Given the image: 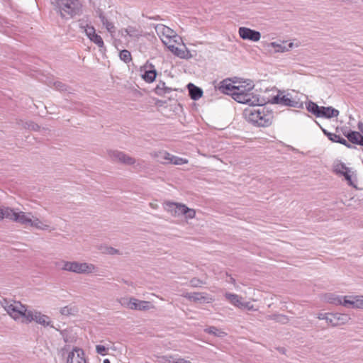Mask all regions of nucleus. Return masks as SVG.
Here are the masks:
<instances>
[{"mask_svg":"<svg viewBox=\"0 0 363 363\" xmlns=\"http://www.w3.org/2000/svg\"><path fill=\"white\" fill-rule=\"evenodd\" d=\"M1 306L15 320H18L20 318L26 320L28 311L20 302L4 298L1 301Z\"/></svg>","mask_w":363,"mask_h":363,"instance_id":"nucleus-5","label":"nucleus"},{"mask_svg":"<svg viewBox=\"0 0 363 363\" xmlns=\"http://www.w3.org/2000/svg\"><path fill=\"white\" fill-rule=\"evenodd\" d=\"M120 303L122 306L131 310L145 311L155 308L151 302L139 300L133 297L123 298L120 301Z\"/></svg>","mask_w":363,"mask_h":363,"instance_id":"nucleus-9","label":"nucleus"},{"mask_svg":"<svg viewBox=\"0 0 363 363\" xmlns=\"http://www.w3.org/2000/svg\"><path fill=\"white\" fill-rule=\"evenodd\" d=\"M189 96L193 100L199 99L203 95V91L201 88L195 86L194 84L189 83L187 85Z\"/></svg>","mask_w":363,"mask_h":363,"instance_id":"nucleus-25","label":"nucleus"},{"mask_svg":"<svg viewBox=\"0 0 363 363\" xmlns=\"http://www.w3.org/2000/svg\"><path fill=\"white\" fill-rule=\"evenodd\" d=\"M182 296L187 298L190 301L199 303H210L214 301L213 296L203 292L185 293L182 295Z\"/></svg>","mask_w":363,"mask_h":363,"instance_id":"nucleus-12","label":"nucleus"},{"mask_svg":"<svg viewBox=\"0 0 363 363\" xmlns=\"http://www.w3.org/2000/svg\"><path fill=\"white\" fill-rule=\"evenodd\" d=\"M104 363H111L108 359L104 360Z\"/></svg>","mask_w":363,"mask_h":363,"instance_id":"nucleus-58","label":"nucleus"},{"mask_svg":"<svg viewBox=\"0 0 363 363\" xmlns=\"http://www.w3.org/2000/svg\"><path fill=\"white\" fill-rule=\"evenodd\" d=\"M30 227L34 228L37 230H44V231H49L51 232L55 230L54 228H52L50 225L45 223V222L40 220L38 218L31 217V222L29 225Z\"/></svg>","mask_w":363,"mask_h":363,"instance_id":"nucleus-22","label":"nucleus"},{"mask_svg":"<svg viewBox=\"0 0 363 363\" xmlns=\"http://www.w3.org/2000/svg\"><path fill=\"white\" fill-rule=\"evenodd\" d=\"M361 295L344 296L343 306L347 308L362 309Z\"/></svg>","mask_w":363,"mask_h":363,"instance_id":"nucleus-17","label":"nucleus"},{"mask_svg":"<svg viewBox=\"0 0 363 363\" xmlns=\"http://www.w3.org/2000/svg\"><path fill=\"white\" fill-rule=\"evenodd\" d=\"M278 350L279 352H283V353L284 352V350H285L284 348H279Z\"/></svg>","mask_w":363,"mask_h":363,"instance_id":"nucleus-57","label":"nucleus"},{"mask_svg":"<svg viewBox=\"0 0 363 363\" xmlns=\"http://www.w3.org/2000/svg\"><path fill=\"white\" fill-rule=\"evenodd\" d=\"M150 206L152 208H154V209H156V208H157V207H158L157 204L154 203H150Z\"/></svg>","mask_w":363,"mask_h":363,"instance_id":"nucleus-55","label":"nucleus"},{"mask_svg":"<svg viewBox=\"0 0 363 363\" xmlns=\"http://www.w3.org/2000/svg\"><path fill=\"white\" fill-rule=\"evenodd\" d=\"M343 176L345 177V179L350 186L357 189L356 177L354 175V173L351 171V169H349V171L345 172Z\"/></svg>","mask_w":363,"mask_h":363,"instance_id":"nucleus-34","label":"nucleus"},{"mask_svg":"<svg viewBox=\"0 0 363 363\" xmlns=\"http://www.w3.org/2000/svg\"><path fill=\"white\" fill-rule=\"evenodd\" d=\"M266 318L267 320H275L277 323H287L289 322V318L287 316L282 315V314H272V315H268L266 316Z\"/></svg>","mask_w":363,"mask_h":363,"instance_id":"nucleus-33","label":"nucleus"},{"mask_svg":"<svg viewBox=\"0 0 363 363\" xmlns=\"http://www.w3.org/2000/svg\"><path fill=\"white\" fill-rule=\"evenodd\" d=\"M107 155L110 160L115 163H119L125 165L133 166L135 169L140 167V164L137 160L124 152L118 150H109Z\"/></svg>","mask_w":363,"mask_h":363,"instance_id":"nucleus-7","label":"nucleus"},{"mask_svg":"<svg viewBox=\"0 0 363 363\" xmlns=\"http://www.w3.org/2000/svg\"><path fill=\"white\" fill-rule=\"evenodd\" d=\"M99 17L103 25L107 29V30L111 34L113 33L116 30L114 25L111 22L108 21V19L104 16L102 12L99 13Z\"/></svg>","mask_w":363,"mask_h":363,"instance_id":"nucleus-31","label":"nucleus"},{"mask_svg":"<svg viewBox=\"0 0 363 363\" xmlns=\"http://www.w3.org/2000/svg\"><path fill=\"white\" fill-rule=\"evenodd\" d=\"M152 157L157 159V162L162 164H167L168 158L170 157V153L166 151L154 152L151 153Z\"/></svg>","mask_w":363,"mask_h":363,"instance_id":"nucleus-28","label":"nucleus"},{"mask_svg":"<svg viewBox=\"0 0 363 363\" xmlns=\"http://www.w3.org/2000/svg\"><path fill=\"white\" fill-rule=\"evenodd\" d=\"M264 104L255 105L256 108L252 107L246 108L244 111L245 118L258 127H267L272 123L273 114L272 112L266 110Z\"/></svg>","mask_w":363,"mask_h":363,"instance_id":"nucleus-1","label":"nucleus"},{"mask_svg":"<svg viewBox=\"0 0 363 363\" xmlns=\"http://www.w3.org/2000/svg\"><path fill=\"white\" fill-rule=\"evenodd\" d=\"M171 52L176 56L183 59H188L191 57V54L189 53V50H187L185 48H179L177 47V45H172Z\"/></svg>","mask_w":363,"mask_h":363,"instance_id":"nucleus-27","label":"nucleus"},{"mask_svg":"<svg viewBox=\"0 0 363 363\" xmlns=\"http://www.w3.org/2000/svg\"><path fill=\"white\" fill-rule=\"evenodd\" d=\"M267 102H271L272 104H277L286 106L291 107H298L299 103L293 99L289 97L288 95H277L274 96L271 100H266Z\"/></svg>","mask_w":363,"mask_h":363,"instance_id":"nucleus-18","label":"nucleus"},{"mask_svg":"<svg viewBox=\"0 0 363 363\" xmlns=\"http://www.w3.org/2000/svg\"><path fill=\"white\" fill-rule=\"evenodd\" d=\"M32 321H35L37 323L44 327L50 326V328H54L50 317L37 311H28L26 320H21L22 323H26Z\"/></svg>","mask_w":363,"mask_h":363,"instance_id":"nucleus-11","label":"nucleus"},{"mask_svg":"<svg viewBox=\"0 0 363 363\" xmlns=\"http://www.w3.org/2000/svg\"><path fill=\"white\" fill-rule=\"evenodd\" d=\"M123 32L125 33L126 35H128L132 38H139L141 36V33L138 29L133 26H128L125 29H124Z\"/></svg>","mask_w":363,"mask_h":363,"instance_id":"nucleus-36","label":"nucleus"},{"mask_svg":"<svg viewBox=\"0 0 363 363\" xmlns=\"http://www.w3.org/2000/svg\"><path fill=\"white\" fill-rule=\"evenodd\" d=\"M31 217H33L31 212L17 211L13 208L8 207L6 219L13 222L23 225H29L31 222Z\"/></svg>","mask_w":363,"mask_h":363,"instance_id":"nucleus-10","label":"nucleus"},{"mask_svg":"<svg viewBox=\"0 0 363 363\" xmlns=\"http://www.w3.org/2000/svg\"><path fill=\"white\" fill-rule=\"evenodd\" d=\"M204 332L219 337H225L227 335L226 333L215 326H210L205 328Z\"/></svg>","mask_w":363,"mask_h":363,"instance_id":"nucleus-30","label":"nucleus"},{"mask_svg":"<svg viewBox=\"0 0 363 363\" xmlns=\"http://www.w3.org/2000/svg\"><path fill=\"white\" fill-rule=\"evenodd\" d=\"M307 110L318 117V104L309 101L306 105Z\"/></svg>","mask_w":363,"mask_h":363,"instance_id":"nucleus-42","label":"nucleus"},{"mask_svg":"<svg viewBox=\"0 0 363 363\" xmlns=\"http://www.w3.org/2000/svg\"><path fill=\"white\" fill-rule=\"evenodd\" d=\"M225 298L229 301V302L233 305L234 306L240 308L242 302V298L239 296L238 295L235 294H231V293H225Z\"/></svg>","mask_w":363,"mask_h":363,"instance_id":"nucleus-26","label":"nucleus"},{"mask_svg":"<svg viewBox=\"0 0 363 363\" xmlns=\"http://www.w3.org/2000/svg\"><path fill=\"white\" fill-rule=\"evenodd\" d=\"M48 85L55 87L57 90L65 91L67 90V86L60 81L50 82Z\"/></svg>","mask_w":363,"mask_h":363,"instance_id":"nucleus-38","label":"nucleus"},{"mask_svg":"<svg viewBox=\"0 0 363 363\" xmlns=\"http://www.w3.org/2000/svg\"><path fill=\"white\" fill-rule=\"evenodd\" d=\"M55 265L60 267L63 271L79 274H96L99 270L95 264L85 262L61 260L56 262Z\"/></svg>","mask_w":363,"mask_h":363,"instance_id":"nucleus-4","label":"nucleus"},{"mask_svg":"<svg viewBox=\"0 0 363 363\" xmlns=\"http://www.w3.org/2000/svg\"><path fill=\"white\" fill-rule=\"evenodd\" d=\"M319 320H325L328 326L337 327L349 323L351 318L347 313H319Z\"/></svg>","mask_w":363,"mask_h":363,"instance_id":"nucleus-8","label":"nucleus"},{"mask_svg":"<svg viewBox=\"0 0 363 363\" xmlns=\"http://www.w3.org/2000/svg\"><path fill=\"white\" fill-rule=\"evenodd\" d=\"M26 128H28V129H31L33 130H35V131H38L40 130V126L33 123V122H28V123H26V125H25Z\"/></svg>","mask_w":363,"mask_h":363,"instance_id":"nucleus-47","label":"nucleus"},{"mask_svg":"<svg viewBox=\"0 0 363 363\" xmlns=\"http://www.w3.org/2000/svg\"><path fill=\"white\" fill-rule=\"evenodd\" d=\"M55 10L62 18L69 19L82 13V4L79 0H55Z\"/></svg>","mask_w":363,"mask_h":363,"instance_id":"nucleus-3","label":"nucleus"},{"mask_svg":"<svg viewBox=\"0 0 363 363\" xmlns=\"http://www.w3.org/2000/svg\"><path fill=\"white\" fill-rule=\"evenodd\" d=\"M188 160L184 158L179 157L170 154V157L168 158L167 164H173L175 165H182L187 164Z\"/></svg>","mask_w":363,"mask_h":363,"instance_id":"nucleus-35","label":"nucleus"},{"mask_svg":"<svg viewBox=\"0 0 363 363\" xmlns=\"http://www.w3.org/2000/svg\"><path fill=\"white\" fill-rule=\"evenodd\" d=\"M240 309H246L247 311H257L256 308H255L254 306L249 301L242 302V305L240 308Z\"/></svg>","mask_w":363,"mask_h":363,"instance_id":"nucleus-45","label":"nucleus"},{"mask_svg":"<svg viewBox=\"0 0 363 363\" xmlns=\"http://www.w3.org/2000/svg\"><path fill=\"white\" fill-rule=\"evenodd\" d=\"M362 309H363V295H361Z\"/></svg>","mask_w":363,"mask_h":363,"instance_id":"nucleus-56","label":"nucleus"},{"mask_svg":"<svg viewBox=\"0 0 363 363\" xmlns=\"http://www.w3.org/2000/svg\"><path fill=\"white\" fill-rule=\"evenodd\" d=\"M164 363H175V359L173 356H164L162 357Z\"/></svg>","mask_w":363,"mask_h":363,"instance_id":"nucleus-50","label":"nucleus"},{"mask_svg":"<svg viewBox=\"0 0 363 363\" xmlns=\"http://www.w3.org/2000/svg\"><path fill=\"white\" fill-rule=\"evenodd\" d=\"M78 23L79 28L82 29L84 33L86 31L88 28H90L91 26H89L88 21L84 18L79 19L78 21Z\"/></svg>","mask_w":363,"mask_h":363,"instance_id":"nucleus-44","label":"nucleus"},{"mask_svg":"<svg viewBox=\"0 0 363 363\" xmlns=\"http://www.w3.org/2000/svg\"><path fill=\"white\" fill-rule=\"evenodd\" d=\"M338 115L339 111L331 106H319V118H331Z\"/></svg>","mask_w":363,"mask_h":363,"instance_id":"nucleus-23","label":"nucleus"},{"mask_svg":"<svg viewBox=\"0 0 363 363\" xmlns=\"http://www.w3.org/2000/svg\"><path fill=\"white\" fill-rule=\"evenodd\" d=\"M189 283L191 286L194 288L201 287L202 285L206 284V281H203V280L196 277L192 278Z\"/></svg>","mask_w":363,"mask_h":363,"instance_id":"nucleus-41","label":"nucleus"},{"mask_svg":"<svg viewBox=\"0 0 363 363\" xmlns=\"http://www.w3.org/2000/svg\"><path fill=\"white\" fill-rule=\"evenodd\" d=\"M254 85L249 83L246 85L235 86V91L232 93V98L241 104H246L250 106L262 105L267 104L266 99L259 97L251 92Z\"/></svg>","mask_w":363,"mask_h":363,"instance_id":"nucleus-2","label":"nucleus"},{"mask_svg":"<svg viewBox=\"0 0 363 363\" xmlns=\"http://www.w3.org/2000/svg\"><path fill=\"white\" fill-rule=\"evenodd\" d=\"M330 136H331L330 140L332 142L339 143L340 144L345 145L346 147H347L349 148L351 147V145L350 143H348V142L345 138H341L340 135L333 133V135H330Z\"/></svg>","mask_w":363,"mask_h":363,"instance_id":"nucleus-37","label":"nucleus"},{"mask_svg":"<svg viewBox=\"0 0 363 363\" xmlns=\"http://www.w3.org/2000/svg\"><path fill=\"white\" fill-rule=\"evenodd\" d=\"M235 85L233 84V82L230 79H223L220 82L218 89L228 95H230L232 96V93L235 91Z\"/></svg>","mask_w":363,"mask_h":363,"instance_id":"nucleus-21","label":"nucleus"},{"mask_svg":"<svg viewBox=\"0 0 363 363\" xmlns=\"http://www.w3.org/2000/svg\"><path fill=\"white\" fill-rule=\"evenodd\" d=\"M335 172L342 175L345 174V172L349 171L350 168L347 167L344 164H337L335 167Z\"/></svg>","mask_w":363,"mask_h":363,"instance_id":"nucleus-43","label":"nucleus"},{"mask_svg":"<svg viewBox=\"0 0 363 363\" xmlns=\"http://www.w3.org/2000/svg\"><path fill=\"white\" fill-rule=\"evenodd\" d=\"M108 252L110 255H120V251L116 248L113 247H109L108 248Z\"/></svg>","mask_w":363,"mask_h":363,"instance_id":"nucleus-52","label":"nucleus"},{"mask_svg":"<svg viewBox=\"0 0 363 363\" xmlns=\"http://www.w3.org/2000/svg\"><path fill=\"white\" fill-rule=\"evenodd\" d=\"M120 59L125 62V63H128L132 60V57L130 52L127 50H123L120 52L119 55Z\"/></svg>","mask_w":363,"mask_h":363,"instance_id":"nucleus-40","label":"nucleus"},{"mask_svg":"<svg viewBox=\"0 0 363 363\" xmlns=\"http://www.w3.org/2000/svg\"><path fill=\"white\" fill-rule=\"evenodd\" d=\"M96 352L101 355H106L108 351V348L101 345H97L96 346Z\"/></svg>","mask_w":363,"mask_h":363,"instance_id":"nucleus-46","label":"nucleus"},{"mask_svg":"<svg viewBox=\"0 0 363 363\" xmlns=\"http://www.w3.org/2000/svg\"><path fill=\"white\" fill-rule=\"evenodd\" d=\"M240 37L243 40H249L257 42L260 40L261 33L259 31L252 30L246 27H240L238 30Z\"/></svg>","mask_w":363,"mask_h":363,"instance_id":"nucleus-16","label":"nucleus"},{"mask_svg":"<svg viewBox=\"0 0 363 363\" xmlns=\"http://www.w3.org/2000/svg\"><path fill=\"white\" fill-rule=\"evenodd\" d=\"M175 363H192L190 360H188L183 357H177L175 359Z\"/></svg>","mask_w":363,"mask_h":363,"instance_id":"nucleus-51","label":"nucleus"},{"mask_svg":"<svg viewBox=\"0 0 363 363\" xmlns=\"http://www.w3.org/2000/svg\"><path fill=\"white\" fill-rule=\"evenodd\" d=\"M229 282L233 284L234 286L236 285L235 279L233 277H230Z\"/></svg>","mask_w":363,"mask_h":363,"instance_id":"nucleus-54","label":"nucleus"},{"mask_svg":"<svg viewBox=\"0 0 363 363\" xmlns=\"http://www.w3.org/2000/svg\"><path fill=\"white\" fill-rule=\"evenodd\" d=\"M172 90L171 88L166 86L165 83L163 82H160L155 89V93L159 96H163L167 93H170Z\"/></svg>","mask_w":363,"mask_h":363,"instance_id":"nucleus-32","label":"nucleus"},{"mask_svg":"<svg viewBox=\"0 0 363 363\" xmlns=\"http://www.w3.org/2000/svg\"><path fill=\"white\" fill-rule=\"evenodd\" d=\"M8 207H0V220L6 218Z\"/></svg>","mask_w":363,"mask_h":363,"instance_id":"nucleus-49","label":"nucleus"},{"mask_svg":"<svg viewBox=\"0 0 363 363\" xmlns=\"http://www.w3.org/2000/svg\"><path fill=\"white\" fill-rule=\"evenodd\" d=\"M78 308L75 306H66L60 308V313L62 315L69 316V315H74L77 313Z\"/></svg>","mask_w":363,"mask_h":363,"instance_id":"nucleus-29","label":"nucleus"},{"mask_svg":"<svg viewBox=\"0 0 363 363\" xmlns=\"http://www.w3.org/2000/svg\"><path fill=\"white\" fill-rule=\"evenodd\" d=\"M357 129L359 131H348L344 135L351 143L363 146V122L357 123Z\"/></svg>","mask_w":363,"mask_h":363,"instance_id":"nucleus-13","label":"nucleus"},{"mask_svg":"<svg viewBox=\"0 0 363 363\" xmlns=\"http://www.w3.org/2000/svg\"><path fill=\"white\" fill-rule=\"evenodd\" d=\"M322 298L324 301L335 306H343L344 296H337L333 294H325Z\"/></svg>","mask_w":363,"mask_h":363,"instance_id":"nucleus-24","label":"nucleus"},{"mask_svg":"<svg viewBox=\"0 0 363 363\" xmlns=\"http://www.w3.org/2000/svg\"><path fill=\"white\" fill-rule=\"evenodd\" d=\"M271 47L274 48L275 49L276 52H284L285 48L282 46L281 45L277 44L275 42L271 43L270 44Z\"/></svg>","mask_w":363,"mask_h":363,"instance_id":"nucleus-48","label":"nucleus"},{"mask_svg":"<svg viewBox=\"0 0 363 363\" xmlns=\"http://www.w3.org/2000/svg\"><path fill=\"white\" fill-rule=\"evenodd\" d=\"M165 211L174 217L184 216L186 219H192L196 216V211L186 205L172 201H166L164 203Z\"/></svg>","mask_w":363,"mask_h":363,"instance_id":"nucleus-6","label":"nucleus"},{"mask_svg":"<svg viewBox=\"0 0 363 363\" xmlns=\"http://www.w3.org/2000/svg\"><path fill=\"white\" fill-rule=\"evenodd\" d=\"M87 38L94 43H95L99 48H101L104 46L103 39L100 35L96 33V30L94 26L88 28L85 32Z\"/></svg>","mask_w":363,"mask_h":363,"instance_id":"nucleus-20","label":"nucleus"},{"mask_svg":"<svg viewBox=\"0 0 363 363\" xmlns=\"http://www.w3.org/2000/svg\"><path fill=\"white\" fill-rule=\"evenodd\" d=\"M155 30L162 41L172 37L177 39V40H182V38L174 32V30L163 24L157 25L155 26Z\"/></svg>","mask_w":363,"mask_h":363,"instance_id":"nucleus-15","label":"nucleus"},{"mask_svg":"<svg viewBox=\"0 0 363 363\" xmlns=\"http://www.w3.org/2000/svg\"><path fill=\"white\" fill-rule=\"evenodd\" d=\"M319 128H320L323 130V132L324 133V134L328 138V139L330 140V138L331 136L330 135H333V133H329L325 129L323 128L320 127V125H319Z\"/></svg>","mask_w":363,"mask_h":363,"instance_id":"nucleus-53","label":"nucleus"},{"mask_svg":"<svg viewBox=\"0 0 363 363\" xmlns=\"http://www.w3.org/2000/svg\"><path fill=\"white\" fill-rule=\"evenodd\" d=\"M181 41L182 40H177V39L172 37V38H167L166 40H163L162 43L171 51V46L172 45H174V46L178 45L180 44Z\"/></svg>","mask_w":363,"mask_h":363,"instance_id":"nucleus-39","label":"nucleus"},{"mask_svg":"<svg viewBox=\"0 0 363 363\" xmlns=\"http://www.w3.org/2000/svg\"><path fill=\"white\" fill-rule=\"evenodd\" d=\"M142 79L147 83H152L155 80L157 77V71L155 66L147 62L143 67H140Z\"/></svg>","mask_w":363,"mask_h":363,"instance_id":"nucleus-14","label":"nucleus"},{"mask_svg":"<svg viewBox=\"0 0 363 363\" xmlns=\"http://www.w3.org/2000/svg\"><path fill=\"white\" fill-rule=\"evenodd\" d=\"M67 363H86L82 349L74 348L68 354Z\"/></svg>","mask_w":363,"mask_h":363,"instance_id":"nucleus-19","label":"nucleus"}]
</instances>
